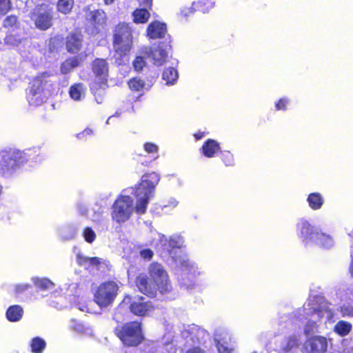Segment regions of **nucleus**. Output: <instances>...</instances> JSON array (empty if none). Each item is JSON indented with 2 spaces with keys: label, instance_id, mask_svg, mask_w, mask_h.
<instances>
[{
  "label": "nucleus",
  "instance_id": "nucleus-1",
  "mask_svg": "<svg viewBox=\"0 0 353 353\" xmlns=\"http://www.w3.org/2000/svg\"><path fill=\"white\" fill-rule=\"evenodd\" d=\"M159 181L160 176L157 173L145 174L136 188L125 190L112 205V220L117 223H123L130 219L134 212L144 214Z\"/></svg>",
  "mask_w": 353,
  "mask_h": 353
},
{
  "label": "nucleus",
  "instance_id": "nucleus-2",
  "mask_svg": "<svg viewBox=\"0 0 353 353\" xmlns=\"http://www.w3.org/2000/svg\"><path fill=\"white\" fill-rule=\"evenodd\" d=\"M160 241L161 245L165 248H171L172 250L170 251V255L173 262V265L179 269L180 275L183 281L181 283L186 286L188 288L192 286L191 283H188L185 279L190 280L192 283L193 279L199 274V271L197 266L191 261L185 253L182 250H175L174 248H181L183 243V239L179 235H173L169 239L166 238L164 235L156 233L155 234Z\"/></svg>",
  "mask_w": 353,
  "mask_h": 353
},
{
  "label": "nucleus",
  "instance_id": "nucleus-3",
  "mask_svg": "<svg viewBox=\"0 0 353 353\" xmlns=\"http://www.w3.org/2000/svg\"><path fill=\"white\" fill-rule=\"evenodd\" d=\"M149 277L140 274L136 279L139 290L149 296H155L157 292L164 294L171 290L168 274L163 266L159 263H152L148 268Z\"/></svg>",
  "mask_w": 353,
  "mask_h": 353
},
{
  "label": "nucleus",
  "instance_id": "nucleus-4",
  "mask_svg": "<svg viewBox=\"0 0 353 353\" xmlns=\"http://www.w3.org/2000/svg\"><path fill=\"white\" fill-rule=\"evenodd\" d=\"M332 303L326 301L321 296L310 297L304 304L303 312V317L307 321L304 327V332L306 334L317 331L320 323L325 319L331 321L335 316V312L330 309Z\"/></svg>",
  "mask_w": 353,
  "mask_h": 353
},
{
  "label": "nucleus",
  "instance_id": "nucleus-5",
  "mask_svg": "<svg viewBox=\"0 0 353 353\" xmlns=\"http://www.w3.org/2000/svg\"><path fill=\"white\" fill-rule=\"evenodd\" d=\"M31 151L10 150L0 152V175L6 178L13 176L28 162Z\"/></svg>",
  "mask_w": 353,
  "mask_h": 353
},
{
  "label": "nucleus",
  "instance_id": "nucleus-6",
  "mask_svg": "<svg viewBox=\"0 0 353 353\" xmlns=\"http://www.w3.org/2000/svg\"><path fill=\"white\" fill-rule=\"evenodd\" d=\"M47 75L37 77L32 82L27 99L31 105L38 106L44 103L51 94L49 88L52 84L46 80Z\"/></svg>",
  "mask_w": 353,
  "mask_h": 353
},
{
  "label": "nucleus",
  "instance_id": "nucleus-7",
  "mask_svg": "<svg viewBox=\"0 0 353 353\" xmlns=\"http://www.w3.org/2000/svg\"><path fill=\"white\" fill-rule=\"evenodd\" d=\"M119 285L114 281H106L100 284L94 292V301L101 307L110 306L116 299Z\"/></svg>",
  "mask_w": 353,
  "mask_h": 353
},
{
  "label": "nucleus",
  "instance_id": "nucleus-8",
  "mask_svg": "<svg viewBox=\"0 0 353 353\" xmlns=\"http://www.w3.org/2000/svg\"><path fill=\"white\" fill-rule=\"evenodd\" d=\"M132 46V30L125 23L119 24L114 30V48L120 55L126 54Z\"/></svg>",
  "mask_w": 353,
  "mask_h": 353
},
{
  "label": "nucleus",
  "instance_id": "nucleus-9",
  "mask_svg": "<svg viewBox=\"0 0 353 353\" xmlns=\"http://www.w3.org/2000/svg\"><path fill=\"white\" fill-rule=\"evenodd\" d=\"M117 336L128 346H135L139 344L143 339L141 325L138 322L128 323L117 329Z\"/></svg>",
  "mask_w": 353,
  "mask_h": 353
},
{
  "label": "nucleus",
  "instance_id": "nucleus-10",
  "mask_svg": "<svg viewBox=\"0 0 353 353\" xmlns=\"http://www.w3.org/2000/svg\"><path fill=\"white\" fill-rule=\"evenodd\" d=\"M124 304H129L131 312L137 316H146L154 310V306L151 302L146 301L142 296H126L121 306Z\"/></svg>",
  "mask_w": 353,
  "mask_h": 353
},
{
  "label": "nucleus",
  "instance_id": "nucleus-11",
  "mask_svg": "<svg viewBox=\"0 0 353 353\" xmlns=\"http://www.w3.org/2000/svg\"><path fill=\"white\" fill-rule=\"evenodd\" d=\"M92 71L95 75V82L91 84L90 88L92 92L103 88L106 83L108 73V66L105 59H97L92 64Z\"/></svg>",
  "mask_w": 353,
  "mask_h": 353
},
{
  "label": "nucleus",
  "instance_id": "nucleus-12",
  "mask_svg": "<svg viewBox=\"0 0 353 353\" xmlns=\"http://www.w3.org/2000/svg\"><path fill=\"white\" fill-rule=\"evenodd\" d=\"M328 347V339L322 336L308 338L303 344L302 353H325Z\"/></svg>",
  "mask_w": 353,
  "mask_h": 353
},
{
  "label": "nucleus",
  "instance_id": "nucleus-13",
  "mask_svg": "<svg viewBox=\"0 0 353 353\" xmlns=\"http://www.w3.org/2000/svg\"><path fill=\"white\" fill-rule=\"evenodd\" d=\"M317 232L318 230L305 219H301L296 223L297 236L306 244L314 242Z\"/></svg>",
  "mask_w": 353,
  "mask_h": 353
},
{
  "label": "nucleus",
  "instance_id": "nucleus-14",
  "mask_svg": "<svg viewBox=\"0 0 353 353\" xmlns=\"http://www.w3.org/2000/svg\"><path fill=\"white\" fill-rule=\"evenodd\" d=\"M214 341L219 353H234L232 337L227 331L216 330L214 333Z\"/></svg>",
  "mask_w": 353,
  "mask_h": 353
},
{
  "label": "nucleus",
  "instance_id": "nucleus-15",
  "mask_svg": "<svg viewBox=\"0 0 353 353\" xmlns=\"http://www.w3.org/2000/svg\"><path fill=\"white\" fill-rule=\"evenodd\" d=\"M105 14L101 10L86 11V20L88 22V30L90 34H94L98 32L100 26L105 23Z\"/></svg>",
  "mask_w": 353,
  "mask_h": 353
},
{
  "label": "nucleus",
  "instance_id": "nucleus-16",
  "mask_svg": "<svg viewBox=\"0 0 353 353\" xmlns=\"http://www.w3.org/2000/svg\"><path fill=\"white\" fill-rule=\"evenodd\" d=\"M32 19L34 21L36 26L41 30H46L52 25L51 13L43 8H39L33 13Z\"/></svg>",
  "mask_w": 353,
  "mask_h": 353
},
{
  "label": "nucleus",
  "instance_id": "nucleus-17",
  "mask_svg": "<svg viewBox=\"0 0 353 353\" xmlns=\"http://www.w3.org/2000/svg\"><path fill=\"white\" fill-rule=\"evenodd\" d=\"M185 338H190L193 342L201 343L208 336V333L196 325H190L182 332Z\"/></svg>",
  "mask_w": 353,
  "mask_h": 353
},
{
  "label": "nucleus",
  "instance_id": "nucleus-18",
  "mask_svg": "<svg viewBox=\"0 0 353 353\" xmlns=\"http://www.w3.org/2000/svg\"><path fill=\"white\" fill-rule=\"evenodd\" d=\"M167 33V26L165 23L159 21L151 22L147 28V37L149 39H161Z\"/></svg>",
  "mask_w": 353,
  "mask_h": 353
},
{
  "label": "nucleus",
  "instance_id": "nucleus-19",
  "mask_svg": "<svg viewBox=\"0 0 353 353\" xmlns=\"http://www.w3.org/2000/svg\"><path fill=\"white\" fill-rule=\"evenodd\" d=\"M145 53L152 59L154 64L162 65L168 58V46L164 48L163 46L159 45L154 50H148V49H146Z\"/></svg>",
  "mask_w": 353,
  "mask_h": 353
},
{
  "label": "nucleus",
  "instance_id": "nucleus-20",
  "mask_svg": "<svg viewBox=\"0 0 353 353\" xmlns=\"http://www.w3.org/2000/svg\"><path fill=\"white\" fill-rule=\"evenodd\" d=\"M342 290L334 291V293H332V300L336 302L334 296H337L341 301V305L336 310L331 309L335 312V315L336 314V312H339L341 317H353V301H343L340 298V292Z\"/></svg>",
  "mask_w": 353,
  "mask_h": 353
},
{
  "label": "nucleus",
  "instance_id": "nucleus-21",
  "mask_svg": "<svg viewBox=\"0 0 353 353\" xmlns=\"http://www.w3.org/2000/svg\"><path fill=\"white\" fill-rule=\"evenodd\" d=\"M77 262L86 268H99L101 265H107V261L99 257H88L78 254Z\"/></svg>",
  "mask_w": 353,
  "mask_h": 353
},
{
  "label": "nucleus",
  "instance_id": "nucleus-22",
  "mask_svg": "<svg viewBox=\"0 0 353 353\" xmlns=\"http://www.w3.org/2000/svg\"><path fill=\"white\" fill-rule=\"evenodd\" d=\"M201 150L202 154L205 157L208 158H212L218 152L220 151L221 147L216 141L209 139L204 142Z\"/></svg>",
  "mask_w": 353,
  "mask_h": 353
},
{
  "label": "nucleus",
  "instance_id": "nucleus-23",
  "mask_svg": "<svg viewBox=\"0 0 353 353\" xmlns=\"http://www.w3.org/2000/svg\"><path fill=\"white\" fill-rule=\"evenodd\" d=\"M313 243L322 248L329 249L334 246L335 241L331 234L318 230Z\"/></svg>",
  "mask_w": 353,
  "mask_h": 353
},
{
  "label": "nucleus",
  "instance_id": "nucleus-24",
  "mask_svg": "<svg viewBox=\"0 0 353 353\" xmlns=\"http://www.w3.org/2000/svg\"><path fill=\"white\" fill-rule=\"evenodd\" d=\"M82 36L81 34H71L67 37L66 48L70 52L75 53L80 49Z\"/></svg>",
  "mask_w": 353,
  "mask_h": 353
},
{
  "label": "nucleus",
  "instance_id": "nucleus-25",
  "mask_svg": "<svg viewBox=\"0 0 353 353\" xmlns=\"http://www.w3.org/2000/svg\"><path fill=\"white\" fill-rule=\"evenodd\" d=\"M86 88L81 83L72 85L69 91L70 97L74 101H81L85 96Z\"/></svg>",
  "mask_w": 353,
  "mask_h": 353
},
{
  "label": "nucleus",
  "instance_id": "nucleus-26",
  "mask_svg": "<svg viewBox=\"0 0 353 353\" xmlns=\"http://www.w3.org/2000/svg\"><path fill=\"white\" fill-rule=\"evenodd\" d=\"M307 201L309 206L312 210H319L322 207L324 203V199L320 193L314 192L308 195Z\"/></svg>",
  "mask_w": 353,
  "mask_h": 353
},
{
  "label": "nucleus",
  "instance_id": "nucleus-27",
  "mask_svg": "<svg viewBox=\"0 0 353 353\" xmlns=\"http://www.w3.org/2000/svg\"><path fill=\"white\" fill-rule=\"evenodd\" d=\"M214 6L215 2L212 0H199L192 3V7L191 8L192 10L190 12H192L196 10H200L203 12H208L212 9Z\"/></svg>",
  "mask_w": 353,
  "mask_h": 353
},
{
  "label": "nucleus",
  "instance_id": "nucleus-28",
  "mask_svg": "<svg viewBox=\"0 0 353 353\" xmlns=\"http://www.w3.org/2000/svg\"><path fill=\"white\" fill-rule=\"evenodd\" d=\"M352 325L350 323L341 320L334 326V332L341 336H347L352 330Z\"/></svg>",
  "mask_w": 353,
  "mask_h": 353
},
{
  "label": "nucleus",
  "instance_id": "nucleus-29",
  "mask_svg": "<svg viewBox=\"0 0 353 353\" xmlns=\"http://www.w3.org/2000/svg\"><path fill=\"white\" fill-rule=\"evenodd\" d=\"M179 77L178 72L174 68H168L164 70L162 74L165 84L172 85L176 83Z\"/></svg>",
  "mask_w": 353,
  "mask_h": 353
},
{
  "label": "nucleus",
  "instance_id": "nucleus-30",
  "mask_svg": "<svg viewBox=\"0 0 353 353\" xmlns=\"http://www.w3.org/2000/svg\"><path fill=\"white\" fill-rule=\"evenodd\" d=\"M23 309L19 305H12L10 306L6 312V316L10 321H18L23 316Z\"/></svg>",
  "mask_w": 353,
  "mask_h": 353
},
{
  "label": "nucleus",
  "instance_id": "nucleus-31",
  "mask_svg": "<svg viewBox=\"0 0 353 353\" xmlns=\"http://www.w3.org/2000/svg\"><path fill=\"white\" fill-rule=\"evenodd\" d=\"M150 17L149 11L145 8L136 9L132 14L133 21L136 23H145Z\"/></svg>",
  "mask_w": 353,
  "mask_h": 353
},
{
  "label": "nucleus",
  "instance_id": "nucleus-32",
  "mask_svg": "<svg viewBox=\"0 0 353 353\" xmlns=\"http://www.w3.org/2000/svg\"><path fill=\"white\" fill-rule=\"evenodd\" d=\"M81 61H82L81 59L78 57L72 58L66 60L63 63L61 67V71L63 74L69 73L72 71L74 68L79 65Z\"/></svg>",
  "mask_w": 353,
  "mask_h": 353
},
{
  "label": "nucleus",
  "instance_id": "nucleus-33",
  "mask_svg": "<svg viewBox=\"0 0 353 353\" xmlns=\"http://www.w3.org/2000/svg\"><path fill=\"white\" fill-rule=\"evenodd\" d=\"M32 281L35 287L41 290H49L54 287V283L46 278L33 277Z\"/></svg>",
  "mask_w": 353,
  "mask_h": 353
},
{
  "label": "nucleus",
  "instance_id": "nucleus-34",
  "mask_svg": "<svg viewBox=\"0 0 353 353\" xmlns=\"http://www.w3.org/2000/svg\"><path fill=\"white\" fill-rule=\"evenodd\" d=\"M30 346L32 352L41 353L46 348V343L43 339L35 337L32 339Z\"/></svg>",
  "mask_w": 353,
  "mask_h": 353
},
{
  "label": "nucleus",
  "instance_id": "nucleus-35",
  "mask_svg": "<svg viewBox=\"0 0 353 353\" xmlns=\"http://www.w3.org/2000/svg\"><path fill=\"white\" fill-rule=\"evenodd\" d=\"M70 327L79 333L85 334L88 335H91L92 334V330L91 328L86 327L82 323L74 320H72L70 322Z\"/></svg>",
  "mask_w": 353,
  "mask_h": 353
},
{
  "label": "nucleus",
  "instance_id": "nucleus-36",
  "mask_svg": "<svg viewBox=\"0 0 353 353\" xmlns=\"http://www.w3.org/2000/svg\"><path fill=\"white\" fill-rule=\"evenodd\" d=\"M59 234L63 240H70L75 236L76 229L73 226H65L59 230Z\"/></svg>",
  "mask_w": 353,
  "mask_h": 353
},
{
  "label": "nucleus",
  "instance_id": "nucleus-37",
  "mask_svg": "<svg viewBox=\"0 0 353 353\" xmlns=\"http://www.w3.org/2000/svg\"><path fill=\"white\" fill-rule=\"evenodd\" d=\"M73 4L74 0H59L57 3V8L61 12L67 14L72 10Z\"/></svg>",
  "mask_w": 353,
  "mask_h": 353
},
{
  "label": "nucleus",
  "instance_id": "nucleus-38",
  "mask_svg": "<svg viewBox=\"0 0 353 353\" xmlns=\"http://www.w3.org/2000/svg\"><path fill=\"white\" fill-rule=\"evenodd\" d=\"M299 339L296 336H290L285 344L283 345V350L285 352H290L292 348L296 347L299 344Z\"/></svg>",
  "mask_w": 353,
  "mask_h": 353
},
{
  "label": "nucleus",
  "instance_id": "nucleus-39",
  "mask_svg": "<svg viewBox=\"0 0 353 353\" xmlns=\"http://www.w3.org/2000/svg\"><path fill=\"white\" fill-rule=\"evenodd\" d=\"M128 85L132 90L140 91L144 87L143 81L137 78H133L128 82Z\"/></svg>",
  "mask_w": 353,
  "mask_h": 353
},
{
  "label": "nucleus",
  "instance_id": "nucleus-40",
  "mask_svg": "<svg viewBox=\"0 0 353 353\" xmlns=\"http://www.w3.org/2000/svg\"><path fill=\"white\" fill-rule=\"evenodd\" d=\"M83 236L86 242L91 243L96 239L97 235L92 228L87 227L83 231Z\"/></svg>",
  "mask_w": 353,
  "mask_h": 353
},
{
  "label": "nucleus",
  "instance_id": "nucleus-41",
  "mask_svg": "<svg viewBox=\"0 0 353 353\" xmlns=\"http://www.w3.org/2000/svg\"><path fill=\"white\" fill-rule=\"evenodd\" d=\"M222 161L226 166H232L234 165V159L233 154L230 151L221 152Z\"/></svg>",
  "mask_w": 353,
  "mask_h": 353
},
{
  "label": "nucleus",
  "instance_id": "nucleus-42",
  "mask_svg": "<svg viewBox=\"0 0 353 353\" xmlns=\"http://www.w3.org/2000/svg\"><path fill=\"white\" fill-rule=\"evenodd\" d=\"M340 298L343 301H353V289L347 288L340 292Z\"/></svg>",
  "mask_w": 353,
  "mask_h": 353
},
{
  "label": "nucleus",
  "instance_id": "nucleus-43",
  "mask_svg": "<svg viewBox=\"0 0 353 353\" xmlns=\"http://www.w3.org/2000/svg\"><path fill=\"white\" fill-rule=\"evenodd\" d=\"M11 8L10 0H0V15L6 14Z\"/></svg>",
  "mask_w": 353,
  "mask_h": 353
},
{
  "label": "nucleus",
  "instance_id": "nucleus-44",
  "mask_svg": "<svg viewBox=\"0 0 353 353\" xmlns=\"http://www.w3.org/2000/svg\"><path fill=\"white\" fill-rule=\"evenodd\" d=\"M77 307L84 312L93 313L92 309L89 307L88 303L86 301L81 299L76 305Z\"/></svg>",
  "mask_w": 353,
  "mask_h": 353
},
{
  "label": "nucleus",
  "instance_id": "nucleus-45",
  "mask_svg": "<svg viewBox=\"0 0 353 353\" xmlns=\"http://www.w3.org/2000/svg\"><path fill=\"white\" fill-rule=\"evenodd\" d=\"M144 150L148 154L157 153L159 151V147L154 143L147 142L143 145Z\"/></svg>",
  "mask_w": 353,
  "mask_h": 353
},
{
  "label": "nucleus",
  "instance_id": "nucleus-46",
  "mask_svg": "<svg viewBox=\"0 0 353 353\" xmlns=\"http://www.w3.org/2000/svg\"><path fill=\"white\" fill-rule=\"evenodd\" d=\"M145 65L144 59L141 56H137L133 62V66L137 71L141 70Z\"/></svg>",
  "mask_w": 353,
  "mask_h": 353
},
{
  "label": "nucleus",
  "instance_id": "nucleus-47",
  "mask_svg": "<svg viewBox=\"0 0 353 353\" xmlns=\"http://www.w3.org/2000/svg\"><path fill=\"white\" fill-rule=\"evenodd\" d=\"M31 288V285L28 283H20L14 285V291L17 294H21Z\"/></svg>",
  "mask_w": 353,
  "mask_h": 353
},
{
  "label": "nucleus",
  "instance_id": "nucleus-48",
  "mask_svg": "<svg viewBox=\"0 0 353 353\" xmlns=\"http://www.w3.org/2000/svg\"><path fill=\"white\" fill-rule=\"evenodd\" d=\"M17 19L14 15L7 17L3 21V26L6 28H12L17 24Z\"/></svg>",
  "mask_w": 353,
  "mask_h": 353
},
{
  "label": "nucleus",
  "instance_id": "nucleus-49",
  "mask_svg": "<svg viewBox=\"0 0 353 353\" xmlns=\"http://www.w3.org/2000/svg\"><path fill=\"white\" fill-rule=\"evenodd\" d=\"M289 103V100L287 98H282L279 101H278L275 107L277 110H285L287 108V105Z\"/></svg>",
  "mask_w": 353,
  "mask_h": 353
},
{
  "label": "nucleus",
  "instance_id": "nucleus-50",
  "mask_svg": "<svg viewBox=\"0 0 353 353\" xmlns=\"http://www.w3.org/2000/svg\"><path fill=\"white\" fill-rule=\"evenodd\" d=\"M153 252L150 249H143L140 251V256L141 258L150 260L153 256Z\"/></svg>",
  "mask_w": 353,
  "mask_h": 353
},
{
  "label": "nucleus",
  "instance_id": "nucleus-51",
  "mask_svg": "<svg viewBox=\"0 0 353 353\" xmlns=\"http://www.w3.org/2000/svg\"><path fill=\"white\" fill-rule=\"evenodd\" d=\"M93 134V131L90 128L85 129L82 132L79 133L77 134V138L79 139H82L88 136H91Z\"/></svg>",
  "mask_w": 353,
  "mask_h": 353
},
{
  "label": "nucleus",
  "instance_id": "nucleus-52",
  "mask_svg": "<svg viewBox=\"0 0 353 353\" xmlns=\"http://www.w3.org/2000/svg\"><path fill=\"white\" fill-rule=\"evenodd\" d=\"M5 42L10 45H18L19 41L14 38L13 36H7L5 39Z\"/></svg>",
  "mask_w": 353,
  "mask_h": 353
},
{
  "label": "nucleus",
  "instance_id": "nucleus-53",
  "mask_svg": "<svg viewBox=\"0 0 353 353\" xmlns=\"http://www.w3.org/2000/svg\"><path fill=\"white\" fill-rule=\"evenodd\" d=\"M177 205H178V201L176 199H170L168 201V203L163 206V208H165V209H166L168 208H174L176 207Z\"/></svg>",
  "mask_w": 353,
  "mask_h": 353
},
{
  "label": "nucleus",
  "instance_id": "nucleus-54",
  "mask_svg": "<svg viewBox=\"0 0 353 353\" xmlns=\"http://www.w3.org/2000/svg\"><path fill=\"white\" fill-rule=\"evenodd\" d=\"M186 353H205V352L200 348L194 347V348L188 350Z\"/></svg>",
  "mask_w": 353,
  "mask_h": 353
},
{
  "label": "nucleus",
  "instance_id": "nucleus-55",
  "mask_svg": "<svg viewBox=\"0 0 353 353\" xmlns=\"http://www.w3.org/2000/svg\"><path fill=\"white\" fill-rule=\"evenodd\" d=\"M152 0H139L141 5L143 6H151Z\"/></svg>",
  "mask_w": 353,
  "mask_h": 353
},
{
  "label": "nucleus",
  "instance_id": "nucleus-56",
  "mask_svg": "<svg viewBox=\"0 0 353 353\" xmlns=\"http://www.w3.org/2000/svg\"><path fill=\"white\" fill-rule=\"evenodd\" d=\"M349 272H350V276L353 278V257H352L351 263L350 264Z\"/></svg>",
  "mask_w": 353,
  "mask_h": 353
},
{
  "label": "nucleus",
  "instance_id": "nucleus-57",
  "mask_svg": "<svg viewBox=\"0 0 353 353\" xmlns=\"http://www.w3.org/2000/svg\"><path fill=\"white\" fill-rule=\"evenodd\" d=\"M100 216H101V213H99V214H98L95 217H93V218H92V220H93L94 221H98V220H99V217H100Z\"/></svg>",
  "mask_w": 353,
  "mask_h": 353
},
{
  "label": "nucleus",
  "instance_id": "nucleus-58",
  "mask_svg": "<svg viewBox=\"0 0 353 353\" xmlns=\"http://www.w3.org/2000/svg\"><path fill=\"white\" fill-rule=\"evenodd\" d=\"M194 136L196 139H200L203 137V134H196Z\"/></svg>",
  "mask_w": 353,
  "mask_h": 353
},
{
  "label": "nucleus",
  "instance_id": "nucleus-59",
  "mask_svg": "<svg viewBox=\"0 0 353 353\" xmlns=\"http://www.w3.org/2000/svg\"><path fill=\"white\" fill-rule=\"evenodd\" d=\"M113 1L114 0H104L105 3L107 5L112 3Z\"/></svg>",
  "mask_w": 353,
  "mask_h": 353
},
{
  "label": "nucleus",
  "instance_id": "nucleus-60",
  "mask_svg": "<svg viewBox=\"0 0 353 353\" xmlns=\"http://www.w3.org/2000/svg\"><path fill=\"white\" fill-rule=\"evenodd\" d=\"M161 347H155V351L156 352H160L161 350Z\"/></svg>",
  "mask_w": 353,
  "mask_h": 353
},
{
  "label": "nucleus",
  "instance_id": "nucleus-61",
  "mask_svg": "<svg viewBox=\"0 0 353 353\" xmlns=\"http://www.w3.org/2000/svg\"><path fill=\"white\" fill-rule=\"evenodd\" d=\"M112 117H109L108 119L106 121V123H109V121L111 119Z\"/></svg>",
  "mask_w": 353,
  "mask_h": 353
},
{
  "label": "nucleus",
  "instance_id": "nucleus-62",
  "mask_svg": "<svg viewBox=\"0 0 353 353\" xmlns=\"http://www.w3.org/2000/svg\"><path fill=\"white\" fill-rule=\"evenodd\" d=\"M183 13H184L185 15H187L189 12L183 11Z\"/></svg>",
  "mask_w": 353,
  "mask_h": 353
},
{
  "label": "nucleus",
  "instance_id": "nucleus-63",
  "mask_svg": "<svg viewBox=\"0 0 353 353\" xmlns=\"http://www.w3.org/2000/svg\"><path fill=\"white\" fill-rule=\"evenodd\" d=\"M96 100H97V103H101V101H99V100L97 97H96Z\"/></svg>",
  "mask_w": 353,
  "mask_h": 353
}]
</instances>
